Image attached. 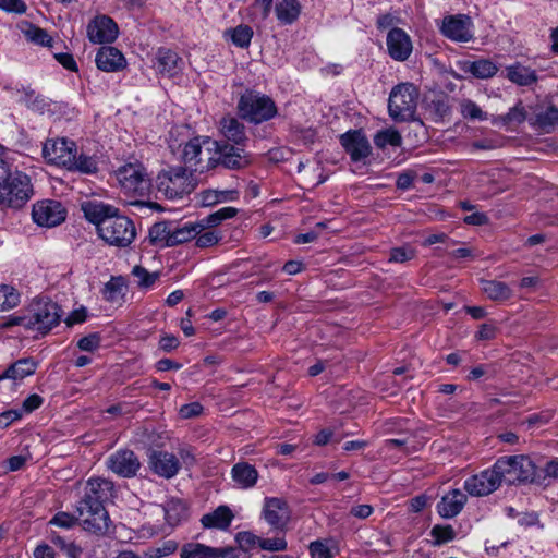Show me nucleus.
Returning a JSON list of instances; mask_svg holds the SVG:
<instances>
[{
    "instance_id": "obj_50",
    "label": "nucleus",
    "mask_w": 558,
    "mask_h": 558,
    "mask_svg": "<svg viewBox=\"0 0 558 558\" xmlns=\"http://www.w3.org/2000/svg\"><path fill=\"white\" fill-rule=\"evenodd\" d=\"M461 113L464 118L472 120L486 119V113L472 100H465L461 104Z\"/></svg>"
},
{
    "instance_id": "obj_60",
    "label": "nucleus",
    "mask_w": 558,
    "mask_h": 558,
    "mask_svg": "<svg viewBox=\"0 0 558 558\" xmlns=\"http://www.w3.org/2000/svg\"><path fill=\"white\" fill-rule=\"evenodd\" d=\"M43 401H44V399L39 395H37V393L28 396L23 401L22 410H21L22 413L23 412L31 413V412L35 411L36 409H38L43 404Z\"/></svg>"
},
{
    "instance_id": "obj_52",
    "label": "nucleus",
    "mask_w": 558,
    "mask_h": 558,
    "mask_svg": "<svg viewBox=\"0 0 558 558\" xmlns=\"http://www.w3.org/2000/svg\"><path fill=\"white\" fill-rule=\"evenodd\" d=\"M310 551L313 558H332L333 553L326 542L315 541L310 545Z\"/></svg>"
},
{
    "instance_id": "obj_43",
    "label": "nucleus",
    "mask_w": 558,
    "mask_h": 558,
    "mask_svg": "<svg viewBox=\"0 0 558 558\" xmlns=\"http://www.w3.org/2000/svg\"><path fill=\"white\" fill-rule=\"evenodd\" d=\"M374 143L378 148H385L387 145L399 147L402 144V137L397 130L386 129L375 135Z\"/></svg>"
},
{
    "instance_id": "obj_20",
    "label": "nucleus",
    "mask_w": 558,
    "mask_h": 558,
    "mask_svg": "<svg viewBox=\"0 0 558 558\" xmlns=\"http://www.w3.org/2000/svg\"><path fill=\"white\" fill-rule=\"evenodd\" d=\"M149 466L157 475L171 478L180 470L179 459L167 451H153L149 456Z\"/></svg>"
},
{
    "instance_id": "obj_38",
    "label": "nucleus",
    "mask_w": 558,
    "mask_h": 558,
    "mask_svg": "<svg viewBox=\"0 0 558 558\" xmlns=\"http://www.w3.org/2000/svg\"><path fill=\"white\" fill-rule=\"evenodd\" d=\"M172 234V223L161 221L153 225L149 229V239L154 244L170 247V236Z\"/></svg>"
},
{
    "instance_id": "obj_8",
    "label": "nucleus",
    "mask_w": 558,
    "mask_h": 558,
    "mask_svg": "<svg viewBox=\"0 0 558 558\" xmlns=\"http://www.w3.org/2000/svg\"><path fill=\"white\" fill-rule=\"evenodd\" d=\"M121 191L130 197H143L150 191V178L140 162H129L116 171Z\"/></svg>"
},
{
    "instance_id": "obj_55",
    "label": "nucleus",
    "mask_w": 558,
    "mask_h": 558,
    "mask_svg": "<svg viewBox=\"0 0 558 558\" xmlns=\"http://www.w3.org/2000/svg\"><path fill=\"white\" fill-rule=\"evenodd\" d=\"M414 257V251L405 247H395L390 251L389 262L405 263Z\"/></svg>"
},
{
    "instance_id": "obj_28",
    "label": "nucleus",
    "mask_w": 558,
    "mask_h": 558,
    "mask_svg": "<svg viewBox=\"0 0 558 558\" xmlns=\"http://www.w3.org/2000/svg\"><path fill=\"white\" fill-rule=\"evenodd\" d=\"M530 123L545 133L554 131L558 126V108L548 106L538 109L534 116L530 118Z\"/></svg>"
},
{
    "instance_id": "obj_29",
    "label": "nucleus",
    "mask_w": 558,
    "mask_h": 558,
    "mask_svg": "<svg viewBox=\"0 0 558 558\" xmlns=\"http://www.w3.org/2000/svg\"><path fill=\"white\" fill-rule=\"evenodd\" d=\"M83 211L86 219L97 227V232L100 231V225L105 219L111 218V216L118 213V209L102 203L88 202L83 205Z\"/></svg>"
},
{
    "instance_id": "obj_45",
    "label": "nucleus",
    "mask_w": 558,
    "mask_h": 558,
    "mask_svg": "<svg viewBox=\"0 0 558 558\" xmlns=\"http://www.w3.org/2000/svg\"><path fill=\"white\" fill-rule=\"evenodd\" d=\"M238 213V209L234 207H223L218 209L217 211L208 215L202 225L205 227H216L220 225L223 220L233 218Z\"/></svg>"
},
{
    "instance_id": "obj_57",
    "label": "nucleus",
    "mask_w": 558,
    "mask_h": 558,
    "mask_svg": "<svg viewBox=\"0 0 558 558\" xmlns=\"http://www.w3.org/2000/svg\"><path fill=\"white\" fill-rule=\"evenodd\" d=\"M99 336L97 333H90L80 339L77 347L83 351L93 352L99 347Z\"/></svg>"
},
{
    "instance_id": "obj_19",
    "label": "nucleus",
    "mask_w": 558,
    "mask_h": 558,
    "mask_svg": "<svg viewBox=\"0 0 558 558\" xmlns=\"http://www.w3.org/2000/svg\"><path fill=\"white\" fill-rule=\"evenodd\" d=\"M387 48L389 56L396 61H405L412 53L410 36L401 28L395 27L388 32Z\"/></svg>"
},
{
    "instance_id": "obj_5",
    "label": "nucleus",
    "mask_w": 558,
    "mask_h": 558,
    "mask_svg": "<svg viewBox=\"0 0 558 558\" xmlns=\"http://www.w3.org/2000/svg\"><path fill=\"white\" fill-rule=\"evenodd\" d=\"M31 178L19 170L7 173L0 179V205L22 208L33 196Z\"/></svg>"
},
{
    "instance_id": "obj_47",
    "label": "nucleus",
    "mask_w": 558,
    "mask_h": 558,
    "mask_svg": "<svg viewBox=\"0 0 558 558\" xmlns=\"http://www.w3.org/2000/svg\"><path fill=\"white\" fill-rule=\"evenodd\" d=\"M430 535L435 538L434 545H441L454 539L456 532L451 525H435Z\"/></svg>"
},
{
    "instance_id": "obj_46",
    "label": "nucleus",
    "mask_w": 558,
    "mask_h": 558,
    "mask_svg": "<svg viewBox=\"0 0 558 558\" xmlns=\"http://www.w3.org/2000/svg\"><path fill=\"white\" fill-rule=\"evenodd\" d=\"M24 34L28 40H31L34 44L40 45V46H50L52 38L49 36V34L35 25L29 24L28 27L24 31Z\"/></svg>"
},
{
    "instance_id": "obj_33",
    "label": "nucleus",
    "mask_w": 558,
    "mask_h": 558,
    "mask_svg": "<svg viewBox=\"0 0 558 558\" xmlns=\"http://www.w3.org/2000/svg\"><path fill=\"white\" fill-rule=\"evenodd\" d=\"M166 521L171 526L179 525L187 518V508L180 499H170L163 506Z\"/></svg>"
},
{
    "instance_id": "obj_42",
    "label": "nucleus",
    "mask_w": 558,
    "mask_h": 558,
    "mask_svg": "<svg viewBox=\"0 0 558 558\" xmlns=\"http://www.w3.org/2000/svg\"><path fill=\"white\" fill-rule=\"evenodd\" d=\"M19 291L9 284L0 286V311H9L20 304Z\"/></svg>"
},
{
    "instance_id": "obj_15",
    "label": "nucleus",
    "mask_w": 558,
    "mask_h": 558,
    "mask_svg": "<svg viewBox=\"0 0 558 558\" xmlns=\"http://www.w3.org/2000/svg\"><path fill=\"white\" fill-rule=\"evenodd\" d=\"M218 160L227 169H241L250 163L248 156L239 145H230L225 142H214Z\"/></svg>"
},
{
    "instance_id": "obj_35",
    "label": "nucleus",
    "mask_w": 558,
    "mask_h": 558,
    "mask_svg": "<svg viewBox=\"0 0 558 558\" xmlns=\"http://www.w3.org/2000/svg\"><path fill=\"white\" fill-rule=\"evenodd\" d=\"M465 72L471 73L473 76L486 80L493 77L497 71L498 68L494 62L487 59H481L472 62H465L463 66Z\"/></svg>"
},
{
    "instance_id": "obj_53",
    "label": "nucleus",
    "mask_w": 558,
    "mask_h": 558,
    "mask_svg": "<svg viewBox=\"0 0 558 558\" xmlns=\"http://www.w3.org/2000/svg\"><path fill=\"white\" fill-rule=\"evenodd\" d=\"M236 542L239 543L240 547L243 548L246 553L250 548L258 545L260 546V537L255 535L252 532H240L236 535Z\"/></svg>"
},
{
    "instance_id": "obj_22",
    "label": "nucleus",
    "mask_w": 558,
    "mask_h": 558,
    "mask_svg": "<svg viewBox=\"0 0 558 558\" xmlns=\"http://www.w3.org/2000/svg\"><path fill=\"white\" fill-rule=\"evenodd\" d=\"M155 68L158 73L173 77L182 71L183 60L175 51L160 48L156 54Z\"/></svg>"
},
{
    "instance_id": "obj_34",
    "label": "nucleus",
    "mask_w": 558,
    "mask_h": 558,
    "mask_svg": "<svg viewBox=\"0 0 558 558\" xmlns=\"http://www.w3.org/2000/svg\"><path fill=\"white\" fill-rule=\"evenodd\" d=\"M205 228L202 223H185L182 227L172 225V234L170 236V245L175 246L196 238Z\"/></svg>"
},
{
    "instance_id": "obj_40",
    "label": "nucleus",
    "mask_w": 558,
    "mask_h": 558,
    "mask_svg": "<svg viewBox=\"0 0 558 558\" xmlns=\"http://www.w3.org/2000/svg\"><path fill=\"white\" fill-rule=\"evenodd\" d=\"M124 280L122 277H112L102 289V296L108 302H119L124 296Z\"/></svg>"
},
{
    "instance_id": "obj_24",
    "label": "nucleus",
    "mask_w": 558,
    "mask_h": 558,
    "mask_svg": "<svg viewBox=\"0 0 558 558\" xmlns=\"http://www.w3.org/2000/svg\"><path fill=\"white\" fill-rule=\"evenodd\" d=\"M203 149L197 138L187 142L183 148L182 159L191 172H204L208 169L211 158L208 157V163L203 165Z\"/></svg>"
},
{
    "instance_id": "obj_49",
    "label": "nucleus",
    "mask_w": 558,
    "mask_h": 558,
    "mask_svg": "<svg viewBox=\"0 0 558 558\" xmlns=\"http://www.w3.org/2000/svg\"><path fill=\"white\" fill-rule=\"evenodd\" d=\"M72 169H76L83 173L92 174L97 172V161L89 156L81 155L80 157L75 156V163Z\"/></svg>"
},
{
    "instance_id": "obj_61",
    "label": "nucleus",
    "mask_w": 558,
    "mask_h": 558,
    "mask_svg": "<svg viewBox=\"0 0 558 558\" xmlns=\"http://www.w3.org/2000/svg\"><path fill=\"white\" fill-rule=\"evenodd\" d=\"M22 417V411L8 410L0 413V428H7L11 423Z\"/></svg>"
},
{
    "instance_id": "obj_64",
    "label": "nucleus",
    "mask_w": 558,
    "mask_h": 558,
    "mask_svg": "<svg viewBox=\"0 0 558 558\" xmlns=\"http://www.w3.org/2000/svg\"><path fill=\"white\" fill-rule=\"evenodd\" d=\"M179 339L173 335H165L161 337L159 341V347L161 350L166 352H171L177 349L179 345Z\"/></svg>"
},
{
    "instance_id": "obj_41",
    "label": "nucleus",
    "mask_w": 558,
    "mask_h": 558,
    "mask_svg": "<svg viewBox=\"0 0 558 558\" xmlns=\"http://www.w3.org/2000/svg\"><path fill=\"white\" fill-rule=\"evenodd\" d=\"M16 92L20 94L19 100L34 111L43 112L48 106L47 100L43 96L36 95L29 87H23L21 90L17 89Z\"/></svg>"
},
{
    "instance_id": "obj_25",
    "label": "nucleus",
    "mask_w": 558,
    "mask_h": 558,
    "mask_svg": "<svg viewBox=\"0 0 558 558\" xmlns=\"http://www.w3.org/2000/svg\"><path fill=\"white\" fill-rule=\"evenodd\" d=\"M259 477L258 471L246 461L235 463L231 469V478L241 489H250L255 486Z\"/></svg>"
},
{
    "instance_id": "obj_56",
    "label": "nucleus",
    "mask_w": 558,
    "mask_h": 558,
    "mask_svg": "<svg viewBox=\"0 0 558 558\" xmlns=\"http://www.w3.org/2000/svg\"><path fill=\"white\" fill-rule=\"evenodd\" d=\"M220 240L219 234L216 231H206L204 233H199L196 238V246L197 247H209L217 244Z\"/></svg>"
},
{
    "instance_id": "obj_51",
    "label": "nucleus",
    "mask_w": 558,
    "mask_h": 558,
    "mask_svg": "<svg viewBox=\"0 0 558 558\" xmlns=\"http://www.w3.org/2000/svg\"><path fill=\"white\" fill-rule=\"evenodd\" d=\"M526 119L524 108L520 105L511 108L505 116L501 117L502 123L506 125L520 124Z\"/></svg>"
},
{
    "instance_id": "obj_37",
    "label": "nucleus",
    "mask_w": 558,
    "mask_h": 558,
    "mask_svg": "<svg viewBox=\"0 0 558 558\" xmlns=\"http://www.w3.org/2000/svg\"><path fill=\"white\" fill-rule=\"evenodd\" d=\"M225 37L240 48H247L253 37V29L248 25L240 24L234 28H229L225 32Z\"/></svg>"
},
{
    "instance_id": "obj_13",
    "label": "nucleus",
    "mask_w": 558,
    "mask_h": 558,
    "mask_svg": "<svg viewBox=\"0 0 558 558\" xmlns=\"http://www.w3.org/2000/svg\"><path fill=\"white\" fill-rule=\"evenodd\" d=\"M340 143L354 162L367 158L372 153L371 144L362 130H350L343 133L340 136Z\"/></svg>"
},
{
    "instance_id": "obj_1",
    "label": "nucleus",
    "mask_w": 558,
    "mask_h": 558,
    "mask_svg": "<svg viewBox=\"0 0 558 558\" xmlns=\"http://www.w3.org/2000/svg\"><path fill=\"white\" fill-rule=\"evenodd\" d=\"M112 483L105 478H90L86 483L84 495L76 505L77 517L68 512H58L49 524L62 529H71L76 522L83 529L97 536L110 532V518L104 504L111 497Z\"/></svg>"
},
{
    "instance_id": "obj_2",
    "label": "nucleus",
    "mask_w": 558,
    "mask_h": 558,
    "mask_svg": "<svg viewBox=\"0 0 558 558\" xmlns=\"http://www.w3.org/2000/svg\"><path fill=\"white\" fill-rule=\"evenodd\" d=\"M61 317L62 311L58 303L47 298H38L33 300L23 312L5 318L1 327L22 326L26 330H34L41 336H46L53 327L59 325Z\"/></svg>"
},
{
    "instance_id": "obj_27",
    "label": "nucleus",
    "mask_w": 558,
    "mask_h": 558,
    "mask_svg": "<svg viewBox=\"0 0 558 558\" xmlns=\"http://www.w3.org/2000/svg\"><path fill=\"white\" fill-rule=\"evenodd\" d=\"M219 125L222 135L235 145H242L247 140L245 126L238 118L232 116L223 117Z\"/></svg>"
},
{
    "instance_id": "obj_7",
    "label": "nucleus",
    "mask_w": 558,
    "mask_h": 558,
    "mask_svg": "<svg viewBox=\"0 0 558 558\" xmlns=\"http://www.w3.org/2000/svg\"><path fill=\"white\" fill-rule=\"evenodd\" d=\"M157 189L167 198H181L196 186L193 172L182 166L170 167L161 171L156 180Z\"/></svg>"
},
{
    "instance_id": "obj_6",
    "label": "nucleus",
    "mask_w": 558,
    "mask_h": 558,
    "mask_svg": "<svg viewBox=\"0 0 558 558\" xmlns=\"http://www.w3.org/2000/svg\"><path fill=\"white\" fill-rule=\"evenodd\" d=\"M418 88L412 83H401L395 86L389 95V116L397 122L412 121L415 119Z\"/></svg>"
},
{
    "instance_id": "obj_14",
    "label": "nucleus",
    "mask_w": 558,
    "mask_h": 558,
    "mask_svg": "<svg viewBox=\"0 0 558 558\" xmlns=\"http://www.w3.org/2000/svg\"><path fill=\"white\" fill-rule=\"evenodd\" d=\"M495 465L482 471L480 474L469 477L464 482V489L472 496H486L500 486Z\"/></svg>"
},
{
    "instance_id": "obj_10",
    "label": "nucleus",
    "mask_w": 558,
    "mask_h": 558,
    "mask_svg": "<svg viewBox=\"0 0 558 558\" xmlns=\"http://www.w3.org/2000/svg\"><path fill=\"white\" fill-rule=\"evenodd\" d=\"M76 145L65 137L49 138L43 147V157L52 165L72 169L75 163Z\"/></svg>"
},
{
    "instance_id": "obj_36",
    "label": "nucleus",
    "mask_w": 558,
    "mask_h": 558,
    "mask_svg": "<svg viewBox=\"0 0 558 558\" xmlns=\"http://www.w3.org/2000/svg\"><path fill=\"white\" fill-rule=\"evenodd\" d=\"M507 77L511 82H513L518 85H521V86L531 85L532 83L536 82V80H537V76H536L534 70L526 68V66H522L520 64L508 66L507 68Z\"/></svg>"
},
{
    "instance_id": "obj_30",
    "label": "nucleus",
    "mask_w": 558,
    "mask_h": 558,
    "mask_svg": "<svg viewBox=\"0 0 558 558\" xmlns=\"http://www.w3.org/2000/svg\"><path fill=\"white\" fill-rule=\"evenodd\" d=\"M233 513L227 506H219L210 513L204 514L201 519L204 527L226 530L230 526Z\"/></svg>"
},
{
    "instance_id": "obj_23",
    "label": "nucleus",
    "mask_w": 558,
    "mask_h": 558,
    "mask_svg": "<svg viewBox=\"0 0 558 558\" xmlns=\"http://www.w3.org/2000/svg\"><path fill=\"white\" fill-rule=\"evenodd\" d=\"M95 62L97 68L105 72H117L125 65L123 54L111 46H102L96 54Z\"/></svg>"
},
{
    "instance_id": "obj_4",
    "label": "nucleus",
    "mask_w": 558,
    "mask_h": 558,
    "mask_svg": "<svg viewBox=\"0 0 558 558\" xmlns=\"http://www.w3.org/2000/svg\"><path fill=\"white\" fill-rule=\"evenodd\" d=\"M236 109L241 119L253 124H262L278 114L274 99L254 89H246L241 94Z\"/></svg>"
},
{
    "instance_id": "obj_54",
    "label": "nucleus",
    "mask_w": 558,
    "mask_h": 558,
    "mask_svg": "<svg viewBox=\"0 0 558 558\" xmlns=\"http://www.w3.org/2000/svg\"><path fill=\"white\" fill-rule=\"evenodd\" d=\"M259 547L269 551H282L287 549V542L283 537L260 538Z\"/></svg>"
},
{
    "instance_id": "obj_39",
    "label": "nucleus",
    "mask_w": 558,
    "mask_h": 558,
    "mask_svg": "<svg viewBox=\"0 0 558 558\" xmlns=\"http://www.w3.org/2000/svg\"><path fill=\"white\" fill-rule=\"evenodd\" d=\"M217 548L201 543L185 544L181 549V558H215Z\"/></svg>"
},
{
    "instance_id": "obj_48",
    "label": "nucleus",
    "mask_w": 558,
    "mask_h": 558,
    "mask_svg": "<svg viewBox=\"0 0 558 558\" xmlns=\"http://www.w3.org/2000/svg\"><path fill=\"white\" fill-rule=\"evenodd\" d=\"M177 549L178 543L172 539H168L160 546L149 548L147 555L149 558H161L173 554Z\"/></svg>"
},
{
    "instance_id": "obj_11",
    "label": "nucleus",
    "mask_w": 558,
    "mask_h": 558,
    "mask_svg": "<svg viewBox=\"0 0 558 558\" xmlns=\"http://www.w3.org/2000/svg\"><path fill=\"white\" fill-rule=\"evenodd\" d=\"M474 25L469 15H447L442 19L440 33L456 43H469L474 39Z\"/></svg>"
},
{
    "instance_id": "obj_26",
    "label": "nucleus",
    "mask_w": 558,
    "mask_h": 558,
    "mask_svg": "<svg viewBox=\"0 0 558 558\" xmlns=\"http://www.w3.org/2000/svg\"><path fill=\"white\" fill-rule=\"evenodd\" d=\"M38 366V362L33 357H23L9 365L5 371L0 374V381L11 379L14 384L22 381L25 377L33 375Z\"/></svg>"
},
{
    "instance_id": "obj_32",
    "label": "nucleus",
    "mask_w": 558,
    "mask_h": 558,
    "mask_svg": "<svg viewBox=\"0 0 558 558\" xmlns=\"http://www.w3.org/2000/svg\"><path fill=\"white\" fill-rule=\"evenodd\" d=\"M481 284L483 292L493 301L504 302L512 296V290L502 281L482 280Z\"/></svg>"
},
{
    "instance_id": "obj_44",
    "label": "nucleus",
    "mask_w": 558,
    "mask_h": 558,
    "mask_svg": "<svg viewBox=\"0 0 558 558\" xmlns=\"http://www.w3.org/2000/svg\"><path fill=\"white\" fill-rule=\"evenodd\" d=\"M132 275L137 279V286L142 289H149L159 278V272H149L142 266H135L132 269Z\"/></svg>"
},
{
    "instance_id": "obj_31",
    "label": "nucleus",
    "mask_w": 558,
    "mask_h": 558,
    "mask_svg": "<svg viewBox=\"0 0 558 558\" xmlns=\"http://www.w3.org/2000/svg\"><path fill=\"white\" fill-rule=\"evenodd\" d=\"M275 13L281 24L290 25L298 20L301 4L299 0H277Z\"/></svg>"
},
{
    "instance_id": "obj_58",
    "label": "nucleus",
    "mask_w": 558,
    "mask_h": 558,
    "mask_svg": "<svg viewBox=\"0 0 558 558\" xmlns=\"http://www.w3.org/2000/svg\"><path fill=\"white\" fill-rule=\"evenodd\" d=\"M26 8L22 0H0V9L7 12L22 14L26 11Z\"/></svg>"
},
{
    "instance_id": "obj_17",
    "label": "nucleus",
    "mask_w": 558,
    "mask_h": 558,
    "mask_svg": "<svg viewBox=\"0 0 558 558\" xmlns=\"http://www.w3.org/2000/svg\"><path fill=\"white\" fill-rule=\"evenodd\" d=\"M108 468L122 477L135 476L141 463L132 450H119L107 460Z\"/></svg>"
},
{
    "instance_id": "obj_63",
    "label": "nucleus",
    "mask_w": 558,
    "mask_h": 558,
    "mask_svg": "<svg viewBox=\"0 0 558 558\" xmlns=\"http://www.w3.org/2000/svg\"><path fill=\"white\" fill-rule=\"evenodd\" d=\"M215 558H248L245 551L235 548H217Z\"/></svg>"
},
{
    "instance_id": "obj_62",
    "label": "nucleus",
    "mask_w": 558,
    "mask_h": 558,
    "mask_svg": "<svg viewBox=\"0 0 558 558\" xmlns=\"http://www.w3.org/2000/svg\"><path fill=\"white\" fill-rule=\"evenodd\" d=\"M203 411V407L198 402L187 403L181 407L180 414L184 418L197 416Z\"/></svg>"
},
{
    "instance_id": "obj_59",
    "label": "nucleus",
    "mask_w": 558,
    "mask_h": 558,
    "mask_svg": "<svg viewBox=\"0 0 558 558\" xmlns=\"http://www.w3.org/2000/svg\"><path fill=\"white\" fill-rule=\"evenodd\" d=\"M542 484L546 478H554L558 481V460H551L546 463L545 468L539 472Z\"/></svg>"
},
{
    "instance_id": "obj_18",
    "label": "nucleus",
    "mask_w": 558,
    "mask_h": 558,
    "mask_svg": "<svg viewBox=\"0 0 558 558\" xmlns=\"http://www.w3.org/2000/svg\"><path fill=\"white\" fill-rule=\"evenodd\" d=\"M88 39L94 44L112 43L118 36V27L112 19L101 15L87 26Z\"/></svg>"
},
{
    "instance_id": "obj_21",
    "label": "nucleus",
    "mask_w": 558,
    "mask_h": 558,
    "mask_svg": "<svg viewBox=\"0 0 558 558\" xmlns=\"http://www.w3.org/2000/svg\"><path fill=\"white\" fill-rule=\"evenodd\" d=\"M466 500L468 497L462 490L451 489L441 497L437 511L441 518L452 519L462 511Z\"/></svg>"
},
{
    "instance_id": "obj_16",
    "label": "nucleus",
    "mask_w": 558,
    "mask_h": 558,
    "mask_svg": "<svg viewBox=\"0 0 558 558\" xmlns=\"http://www.w3.org/2000/svg\"><path fill=\"white\" fill-rule=\"evenodd\" d=\"M263 514L266 522L276 530H283L290 520L287 502L277 497L265 499Z\"/></svg>"
},
{
    "instance_id": "obj_3",
    "label": "nucleus",
    "mask_w": 558,
    "mask_h": 558,
    "mask_svg": "<svg viewBox=\"0 0 558 558\" xmlns=\"http://www.w3.org/2000/svg\"><path fill=\"white\" fill-rule=\"evenodd\" d=\"M494 465L500 484H542L541 473L537 472L535 463L527 456H505L499 458Z\"/></svg>"
},
{
    "instance_id": "obj_12",
    "label": "nucleus",
    "mask_w": 558,
    "mask_h": 558,
    "mask_svg": "<svg viewBox=\"0 0 558 558\" xmlns=\"http://www.w3.org/2000/svg\"><path fill=\"white\" fill-rule=\"evenodd\" d=\"M66 211L63 205L53 199H45L33 206L34 222L43 227H54L65 220Z\"/></svg>"
},
{
    "instance_id": "obj_9",
    "label": "nucleus",
    "mask_w": 558,
    "mask_h": 558,
    "mask_svg": "<svg viewBox=\"0 0 558 558\" xmlns=\"http://www.w3.org/2000/svg\"><path fill=\"white\" fill-rule=\"evenodd\" d=\"M99 236L109 245L128 247L136 236L134 222L117 213L100 225Z\"/></svg>"
}]
</instances>
